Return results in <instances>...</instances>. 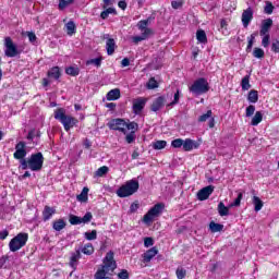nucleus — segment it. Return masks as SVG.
Returning <instances> with one entry per match:
<instances>
[{"mask_svg":"<svg viewBox=\"0 0 279 279\" xmlns=\"http://www.w3.org/2000/svg\"><path fill=\"white\" fill-rule=\"evenodd\" d=\"M117 269V262L114 260V252L110 251L106 254L101 268H99L95 274V279H107L108 272L114 271Z\"/></svg>","mask_w":279,"mask_h":279,"instance_id":"f257e3e1","label":"nucleus"},{"mask_svg":"<svg viewBox=\"0 0 279 279\" xmlns=\"http://www.w3.org/2000/svg\"><path fill=\"white\" fill-rule=\"evenodd\" d=\"M45 165V157L43 153L32 154L28 159H22L20 161V169L23 171L31 169V171H40Z\"/></svg>","mask_w":279,"mask_h":279,"instance_id":"f03ea898","label":"nucleus"},{"mask_svg":"<svg viewBox=\"0 0 279 279\" xmlns=\"http://www.w3.org/2000/svg\"><path fill=\"white\" fill-rule=\"evenodd\" d=\"M54 119L62 123L65 132H69L72 128H75L76 123H80L76 118L66 116V109L64 108H58L54 110Z\"/></svg>","mask_w":279,"mask_h":279,"instance_id":"7ed1b4c3","label":"nucleus"},{"mask_svg":"<svg viewBox=\"0 0 279 279\" xmlns=\"http://www.w3.org/2000/svg\"><path fill=\"white\" fill-rule=\"evenodd\" d=\"M140 186L138 180L132 179L117 190V195L118 197H130L138 192Z\"/></svg>","mask_w":279,"mask_h":279,"instance_id":"20e7f679","label":"nucleus"},{"mask_svg":"<svg viewBox=\"0 0 279 279\" xmlns=\"http://www.w3.org/2000/svg\"><path fill=\"white\" fill-rule=\"evenodd\" d=\"M27 239L29 235L27 233H19L9 242L10 252H19L22 247L27 245Z\"/></svg>","mask_w":279,"mask_h":279,"instance_id":"39448f33","label":"nucleus"},{"mask_svg":"<svg viewBox=\"0 0 279 279\" xmlns=\"http://www.w3.org/2000/svg\"><path fill=\"white\" fill-rule=\"evenodd\" d=\"M162 210H165V204H156L144 215L143 222L146 223V226H149L156 217H160V215H162Z\"/></svg>","mask_w":279,"mask_h":279,"instance_id":"423d86ee","label":"nucleus"},{"mask_svg":"<svg viewBox=\"0 0 279 279\" xmlns=\"http://www.w3.org/2000/svg\"><path fill=\"white\" fill-rule=\"evenodd\" d=\"M208 90H210V85L204 77L196 80L190 87V93H193V95H205Z\"/></svg>","mask_w":279,"mask_h":279,"instance_id":"0eeeda50","label":"nucleus"},{"mask_svg":"<svg viewBox=\"0 0 279 279\" xmlns=\"http://www.w3.org/2000/svg\"><path fill=\"white\" fill-rule=\"evenodd\" d=\"M4 56L7 58H16V56H21V50L11 37L4 38Z\"/></svg>","mask_w":279,"mask_h":279,"instance_id":"6e6552de","label":"nucleus"},{"mask_svg":"<svg viewBox=\"0 0 279 279\" xmlns=\"http://www.w3.org/2000/svg\"><path fill=\"white\" fill-rule=\"evenodd\" d=\"M93 221V213L87 211L84 217L75 216L73 214L70 215L69 222L71 226H80V223H90Z\"/></svg>","mask_w":279,"mask_h":279,"instance_id":"1a4fd4ad","label":"nucleus"},{"mask_svg":"<svg viewBox=\"0 0 279 279\" xmlns=\"http://www.w3.org/2000/svg\"><path fill=\"white\" fill-rule=\"evenodd\" d=\"M109 130H114L116 132H122V134H125V125L126 122L123 119H113L110 122H108Z\"/></svg>","mask_w":279,"mask_h":279,"instance_id":"9d476101","label":"nucleus"},{"mask_svg":"<svg viewBox=\"0 0 279 279\" xmlns=\"http://www.w3.org/2000/svg\"><path fill=\"white\" fill-rule=\"evenodd\" d=\"M26 144L25 142H19L15 145V153L13 154V158H15V160H25V156H27V150L25 149Z\"/></svg>","mask_w":279,"mask_h":279,"instance_id":"9b49d317","label":"nucleus"},{"mask_svg":"<svg viewBox=\"0 0 279 279\" xmlns=\"http://www.w3.org/2000/svg\"><path fill=\"white\" fill-rule=\"evenodd\" d=\"M214 191H215V186H213V185L203 187L197 193V199H199V202H205V199H208L210 197V195H213Z\"/></svg>","mask_w":279,"mask_h":279,"instance_id":"f8f14e48","label":"nucleus"},{"mask_svg":"<svg viewBox=\"0 0 279 279\" xmlns=\"http://www.w3.org/2000/svg\"><path fill=\"white\" fill-rule=\"evenodd\" d=\"M252 19H254V10H252V7H248L242 13L243 27H248L250 23H252Z\"/></svg>","mask_w":279,"mask_h":279,"instance_id":"ddd939ff","label":"nucleus"},{"mask_svg":"<svg viewBox=\"0 0 279 279\" xmlns=\"http://www.w3.org/2000/svg\"><path fill=\"white\" fill-rule=\"evenodd\" d=\"M165 101H167V99L165 98V96H159L157 97L151 106H150V110L153 112H158V110H161L165 107Z\"/></svg>","mask_w":279,"mask_h":279,"instance_id":"4468645a","label":"nucleus"},{"mask_svg":"<svg viewBox=\"0 0 279 279\" xmlns=\"http://www.w3.org/2000/svg\"><path fill=\"white\" fill-rule=\"evenodd\" d=\"M145 104H147V100L145 98H137L133 101V111L135 112V114H138V112H143Z\"/></svg>","mask_w":279,"mask_h":279,"instance_id":"2eb2a0df","label":"nucleus"},{"mask_svg":"<svg viewBox=\"0 0 279 279\" xmlns=\"http://www.w3.org/2000/svg\"><path fill=\"white\" fill-rule=\"evenodd\" d=\"M272 25H274V20L271 19L264 20L262 23V28L259 31V36H265L269 34V29H271Z\"/></svg>","mask_w":279,"mask_h":279,"instance_id":"dca6fc26","label":"nucleus"},{"mask_svg":"<svg viewBox=\"0 0 279 279\" xmlns=\"http://www.w3.org/2000/svg\"><path fill=\"white\" fill-rule=\"evenodd\" d=\"M197 147H199V144L191 138L183 141V151H192V149H197Z\"/></svg>","mask_w":279,"mask_h":279,"instance_id":"f3484780","label":"nucleus"},{"mask_svg":"<svg viewBox=\"0 0 279 279\" xmlns=\"http://www.w3.org/2000/svg\"><path fill=\"white\" fill-rule=\"evenodd\" d=\"M158 254V248L156 246L151 247L150 250L146 251L143 254V260L144 263H151V258Z\"/></svg>","mask_w":279,"mask_h":279,"instance_id":"a211bd4d","label":"nucleus"},{"mask_svg":"<svg viewBox=\"0 0 279 279\" xmlns=\"http://www.w3.org/2000/svg\"><path fill=\"white\" fill-rule=\"evenodd\" d=\"M80 258H82V251L76 250L74 253L71 254L70 267H72V269H75V267H77V260Z\"/></svg>","mask_w":279,"mask_h":279,"instance_id":"6ab92c4d","label":"nucleus"},{"mask_svg":"<svg viewBox=\"0 0 279 279\" xmlns=\"http://www.w3.org/2000/svg\"><path fill=\"white\" fill-rule=\"evenodd\" d=\"M121 98V89L114 88L108 92L107 94V100L108 101H117V99Z\"/></svg>","mask_w":279,"mask_h":279,"instance_id":"aec40b11","label":"nucleus"},{"mask_svg":"<svg viewBox=\"0 0 279 279\" xmlns=\"http://www.w3.org/2000/svg\"><path fill=\"white\" fill-rule=\"evenodd\" d=\"M53 215H56V208L45 206L44 211H43L44 221H49V219H51V217H53Z\"/></svg>","mask_w":279,"mask_h":279,"instance_id":"412c9836","label":"nucleus"},{"mask_svg":"<svg viewBox=\"0 0 279 279\" xmlns=\"http://www.w3.org/2000/svg\"><path fill=\"white\" fill-rule=\"evenodd\" d=\"M117 47V43L112 38H108L106 43V49H107V54L112 56L114 53V49Z\"/></svg>","mask_w":279,"mask_h":279,"instance_id":"4be33fe9","label":"nucleus"},{"mask_svg":"<svg viewBox=\"0 0 279 279\" xmlns=\"http://www.w3.org/2000/svg\"><path fill=\"white\" fill-rule=\"evenodd\" d=\"M52 228L56 230V232H60L66 228V221H64V219H58L52 222Z\"/></svg>","mask_w":279,"mask_h":279,"instance_id":"5701e85b","label":"nucleus"},{"mask_svg":"<svg viewBox=\"0 0 279 279\" xmlns=\"http://www.w3.org/2000/svg\"><path fill=\"white\" fill-rule=\"evenodd\" d=\"M196 40H198L202 45H206V43H208V37L206 36V31L198 29L196 32Z\"/></svg>","mask_w":279,"mask_h":279,"instance_id":"b1692460","label":"nucleus"},{"mask_svg":"<svg viewBox=\"0 0 279 279\" xmlns=\"http://www.w3.org/2000/svg\"><path fill=\"white\" fill-rule=\"evenodd\" d=\"M218 214L220 217H228L230 215V207H226V204L223 202H220L218 204Z\"/></svg>","mask_w":279,"mask_h":279,"instance_id":"393cba45","label":"nucleus"},{"mask_svg":"<svg viewBox=\"0 0 279 279\" xmlns=\"http://www.w3.org/2000/svg\"><path fill=\"white\" fill-rule=\"evenodd\" d=\"M88 187H83L81 194L76 196L77 202L86 203L88 202Z\"/></svg>","mask_w":279,"mask_h":279,"instance_id":"a878e982","label":"nucleus"},{"mask_svg":"<svg viewBox=\"0 0 279 279\" xmlns=\"http://www.w3.org/2000/svg\"><path fill=\"white\" fill-rule=\"evenodd\" d=\"M247 101L250 104H256L258 101V90L252 89L247 95Z\"/></svg>","mask_w":279,"mask_h":279,"instance_id":"bb28decb","label":"nucleus"},{"mask_svg":"<svg viewBox=\"0 0 279 279\" xmlns=\"http://www.w3.org/2000/svg\"><path fill=\"white\" fill-rule=\"evenodd\" d=\"M263 121V112L256 111L255 116L251 120V125L256 126Z\"/></svg>","mask_w":279,"mask_h":279,"instance_id":"cd10ccee","label":"nucleus"},{"mask_svg":"<svg viewBox=\"0 0 279 279\" xmlns=\"http://www.w3.org/2000/svg\"><path fill=\"white\" fill-rule=\"evenodd\" d=\"M81 252L83 254H85L86 256H92V254L95 253V247L93 246V244L87 243L84 245V247L81 250Z\"/></svg>","mask_w":279,"mask_h":279,"instance_id":"c85d7f7f","label":"nucleus"},{"mask_svg":"<svg viewBox=\"0 0 279 279\" xmlns=\"http://www.w3.org/2000/svg\"><path fill=\"white\" fill-rule=\"evenodd\" d=\"M253 204L255 206V208H254L255 213L263 210L264 204H263V201L258 196H253Z\"/></svg>","mask_w":279,"mask_h":279,"instance_id":"c756f323","label":"nucleus"},{"mask_svg":"<svg viewBox=\"0 0 279 279\" xmlns=\"http://www.w3.org/2000/svg\"><path fill=\"white\" fill-rule=\"evenodd\" d=\"M60 68L53 66L50 71H48V76L52 77L53 80H60Z\"/></svg>","mask_w":279,"mask_h":279,"instance_id":"7c9ffc66","label":"nucleus"},{"mask_svg":"<svg viewBox=\"0 0 279 279\" xmlns=\"http://www.w3.org/2000/svg\"><path fill=\"white\" fill-rule=\"evenodd\" d=\"M151 147L153 149H156V150L165 149V147H167V141L165 140L156 141L151 144Z\"/></svg>","mask_w":279,"mask_h":279,"instance_id":"2f4dec72","label":"nucleus"},{"mask_svg":"<svg viewBox=\"0 0 279 279\" xmlns=\"http://www.w3.org/2000/svg\"><path fill=\"white\" fill-rule=\"evenodd\" d=\"M209 230H210V232H214V233L221 232V230H223V225L211 221L209 223Z\"/></svg>","mask_w":279,"mask_h":279,"instance_id":"473e14b6","label":"nucleus"},{"mask_svg":"<svg viewBox=\"0 0 279 279\" xmlns=\"http://www.w3.org/2000/svg\"><path fill=\"white\" fill-rule=\"evenodd\" d=\"M110 14H117V9L114 8H108L105 11H102L100 13V19H102L104 21H106V19H108V16H110Z\"/></svg>","mask_w":279,"mask_h":279,"instance_id":"72a5a7b5","label":"nucleus"},{"mask_svg":"<svg viewBox=\"0 0 279 279\" xmlns=\"http://www.w3.org/2000/svg\"><path fill=\"white\" fill-rule=\"evenodd\" d=\"M66 75H71L72 77H77L80 75V68L69 66L65 69Z\"/></svg>","mask_w":279,"mask_h":279,"instance_id":"f704fd0d","label":"nucleus"},{"mask_svg":"<svg viewBox=\"0 0 279 279\" xmlns=\"http://www.w3.org/2000/svg\"><path fill=\"white\" fill-rule=\"evenodd\" d=\"M72 3H75V0H59L58 8L59 10H66Z\"/></svg>","mask_w":279,"mask_h":279,"instance_id":"c9c22d12","label":"nucleus"},{"mask_svg":"<svg viewBox=\"0 0 279 279\" xmlns=\"http://www.w3.org/2000/svg\"><path fill=\"white\" fill-rule=\"evenodd\" d=\"M65 27L69 36H73V34H75V29H76L75 22L73 21L68 22L65 24Z\"/></svg>","mask_w":279,"mask_h":279,"instance_id":"e433bc0d","label":"nucleus"},{"mask_svg":"<svg viewBox=\"0 0 279 279\" xmlns=\"http://www.w3.org/2000/svg\"><path fill=\"white\" fill-rule=\"evenodd\" d=\"M241 86L242 90H250V88H252V85L250 84V75L242 78Z\"/></svg>","mask_w":279,"mask_h":279,"instance_id":"4c0bfd02","label":"nucleus"},{"mask_svg":"<svg viewBox=\"0 0 279 279\" xmlns=\"http://www.w3.org/2000/svg\"><path fill=\"white\" fill-rule=\"evenodd\" d=\"M253 57L263 60V58H265V50H263V48H254Z\"/></svg>","mask_w":279,"mask_h":279,"instance_id":"58836bf2","label":"nucleus"},{"mask_svg":"<svg viewBox=\"0 0 279 279\" xmlns=\"http://www.w3.org/2000/svg\"><path fill=\"white\" fill-rule=\"evenodd\" d=\"M108 171H110L108 166H102L96 171L95 175H97V178H104V175H106Z\"/></svg>","mask_w":279,"mask_h":279,"instance_id":"ea45409f","label":"nucleus"},{"mask_svg":"<svg viewBox=\"0 0 279 279\" xmlns=\"http://www.w3.org/2000/svg\"><path fill=\"white\" fill-rule=\"evenodd\" d=\"M128 130H131V132L136 133V130H138V123H136V122H130V123H128V122H126V125H125V134H128Z\"/></svg>","mask_w":279,"mask_h":279,"instance_id":"a19ab883","label":"nucleus"},{"mask_svg":"<svg viewBox=\"0 0 279 279\" xmlns=\"http://www.w3.org/2000/svg\"><path fill=\"white\" fill-rule=\"evenodd\" d=\"M149 21H151V17H148L147 20H142L137 23L138 29L143 32L144 29H147V25H149Z\"/></svg>","mask_w":279,"mask_h":279,"instance_id":"79ce46f5","label":"nucleus"},{"mask_svg":"<svg viewBox=\"0 0 279 279\" xmlns=\"http://www.w3.org/2000/svg\"><path fill=\"white\" fill-rule=\"evenodd\" d=\"M241 199H243V193L240 192L238 194V197L234 199V202L229 205V208H234V207L241 206Z\"/></svg>","mask_w":279,"mask_h":279,"instance_id":"37998d69","label":"nucleus"},{"mask_svg":"<svg viewBox=\"0 0 279 279\" xmlns=\"http://www.w3.org/2000/svg\"><path fill=\"white\" fill-rule=\"evenodd\" d=\"M183 145H184V140L182 138H177L171 142V147H173L174 149H180V147H183Z\"/></svg>","mask_w":279,"mask_h":279,"instance_id":"c03bdc74","label":"nucleus"},{"mask_svg":"<svg viewBox=\"0 0 279 279\" xmlns=\"http://www.w3.org/2000/svg\"><path fill=\"white\" fill-rule=\"evenodd\" d=\"M211 118H213V110H208L206 113L202 114L198 118V121L201 123H204V122L208 121V119H211Z\"/></svg>","mask_w":279,"mask_h":279,"instance_id":"a18cd8bd","label":"nucleus"},{"mask_svg":"<svg viewBox=\"0 0 279 279\" xmlns=\"http://www.w3.org/2000/svg\"><path fill=\"white\" fill-rule=\"evenodd\" d=\"M84 236L87 241H95L97 239V230H93L92 232H85Z\"/></svg>","mask_w":279,"mask_h":279,"instance_id":"49530a36","label":"nucleus"},{"mask_svg":"<svg viewBox=\"0 0 279 279\" xmlns=\"http://www.w3.org/2000/svg\"><path fill=\"white\" fill-rule=\"evenodd\" d=\"M147 88H149V90H154L155 88H158V81H156V78L154 77L149 78L147 83Z\"/></svg>","mask_w":279,"mask_h":279,"instance_id":"de8ad7c7","label":"nucleus"},{"mask_svg":"<svg viewBox=\"0 0 279 279\" xmlns=\"http://www.w3.org/2000/svg\"><path fill=\"white\" fill-rule=\"evenodd\" d=\"M256 39V35L252 34L251 37L248 38V44L246 47V52L250 53L252 51V47H254V40Z\"/></svg>","mask_w":279,"mask_h":279,"instance_id":"09e8293b","label":"nucleus"},{"mask_svg":"<svg viewBox=\"0 0 279 279\" xmlns=\"http://www.w3.org/2000/svg\"><path fill=\"white\" fill-rule=\"evenodd\" d=\"M126 143L132 144L134 141H136V133L134 131H131L129 134L125 136Z\"/></svg>","mask_w":279,"mask_h":279,"instance_id":"8fccbe9b","label":"nucleus"},{"mask_svg":"<svg viewBox=\"0 0 279 279\" xmlns=\"http://www.w3.org/2000/svg\"><path fill=\"white\" fill-rule=\"evenodd\" d=\"M101 60H102L101 57L90 59L86 62V64H94L95 66L99 68V66H101Z\"/></svg>","mask_w":279,"mask_h":279,"instance_id":"3c124183","label":"nucleus"},{"mask_svg":"<svg viewBox=\"0 0 279 279\" xmlns=\"http://www.w3.org/2000/svg\"><path fill=\"white\" fill-rule=\"evenodd\" d=\"M178 104H180V89H177V93L174 94L173 101H171L168 106L173 107Z\"/></svg>","mask_w":279,"mask_h":279,"instance_id":"603ef678","label":"nucleus"},{"mask_svg":"<svg viewBox=\"0 0 279 279\" xmlns=\"http://www.w3.org/2000/svg\"><path fill=\"white\" fill-rule=\"evenodd\" d=\"M175 274L178 279L186 278V270L184 268H178Z\"/></svg>","mask_w":279,"mask_h":279,"instance_id":"864d4df0","label":"nucleus"},{"mask_svg":"<svg viewBox=\"0 0 279 279\" xmlns=\"http://www.w3.org/2000/svg\"><path fill=\"white\" fill-rule=\"evenodd\" d=\"M265 14H274V4L271 2H267L264 8Z\"/></svg>","mask_w":279,"mask_h":279,"instance_id":"5fc2aeb1","label":"nucleus"},{"mask_svg":"<svg viewBox=\"0 0 279 279\" xmlns=\"http://www.w3.org/2000/svg\"><path fill=\"white\" fill-rule=\"evenodd\" d=\"M254 112H256V107L254 105H250L246 108L245 117L250 118V117H252L254 114Z\"/></svg>","mask_w":279,"mask_h":279,"instance_id":"6e6d98bb","label":"nucleus"},{"mask_svg":"<svg viewBox=\"0 0 279 279\" xmlns=\"http://www.w3.org/2000/svg\"><path fill=\"white\" fill-rule=\"evenodd\" d=\"M171 5L173 10H180L184 5V2L182 0H178V1L173 0L171 2Z\"/></svg>","mask_w":279,"mask_h":279,"instance_id":"4d7b16f0","label":"nucleus"},{"mask_svg":"<svg viewBox=\"0 0 279 279\" xmlns=\"http://www.w3.org/2000/svg\"><path fill=\"white\" fill-rule=\"evenodd\" d=\"M118 278L119 279H130V272H128V270L122 269L119 274H118Z\"/></svg>","mask_w":279,"mask_h":279,"instance_id":"13d9d810","label":"nucleus"},{"mask_svg":"<svg viewBox=\"0 0 279 279\" xmlns=\"http://www.w3.org/2000/svg\"><path fill=\"white\" fill-rule=\"evenodd\" d=\"M271 50L275 52V53H279V39H276L272 41L271 44Z\"/></svg>","mask_w":279,"mask_h":279,"instance_id":"bf43d9fd","label":"nucleus"},{"mask_svg":"<svg viewBox=\"0 0 279 279\" xmlns=\"http://www.w3.org/2000/svg\"><path fill=\"white\" fill-rule=\"evenodd\" d=\"M263 39H262V45L267 48L269 47V39H270V36L269 34H266V35H263Z\"/></svg>","mask_w":279,"mask_h":279,"instance_id":"052dcab7","label":"nucleus"},{"mask_svg":"<svg viewBox=\"0 0 279 279\" xmlns=\"http://www.w3.org/2000/svg\"><path fill=\"white\" fill-rule=\"evenodd\" d=\"M151 245H154V238H145L144 247H151Z\"/></svg>","mask_w":279,"mask_h":279,"instance_id":"680f3d73","label":"nucleus"},{"mask_svg":"<svg viewBox=\"0 0 279 279\" xmlns=\"http://www.w3.org/2000/svg\"><path fill=\"white\" fill-rule=\"evenodd\" d=\"M142 32V37L144 38V40H147V38H149V35H151V28H145Z\"/></svg>","mask_w":279,"mask_h":279,"instance_id":"e2e57ef3","label":"nucleus"},{"mask_svg":"<svg viewBox=\"0 0 279 279\" xmlns=\"http://www.w3.org/2000/svg\"><path fill=\"white\" fill-rule=\"evenodd\" d=\"M9 235L10 232L7 229L0 231V241H5V239H8Z\"/></svg>","mask_w":279,"mask_h":279,"instance_id":"0e129e2a","label":"nucleus"},{"mask_svg":"<svg viewBox=\"0 0 279 279\" xmlns=\"http://www.w3.org/2000/svg\"><path fill=\"white\" fill-rule=\"evenodd\" d=\"M143 40H145V37H143L142 35L132 37V41L134 43V45H138L140 43H143Z\"/></svg>","mask_w":279,"mask_h":279,"instance_id":"69168bd1","label":"nucleus"},{"mask_svg":"<svg viewBox=\"0 0 279 279\" xmlns=\"http://www.w3.org/2000/svg\"><path fill=\"white\" fill-rule=\"evenodd\" d=\"M138 208H140V205L137 202L132 203L130 206V213H136V210H138Z\"/></svg>","mask_w":279,"mask_h":279,"instance_id":"338daca9","label":"nucleus"},{"mask_svg":"<svg viewBox=\"0 0 279 279\" xmlns=\"http://www.w3.org/2000/svg\"><path fill=\"white\" fill-rule=\"evenodd\" d=\"M29 43H36V34L34 32H27Z\"/></svg>","mask_w":279,"mask_h":279,"instance_id":"774afa93","label":"nucleus"}]
</instances>
